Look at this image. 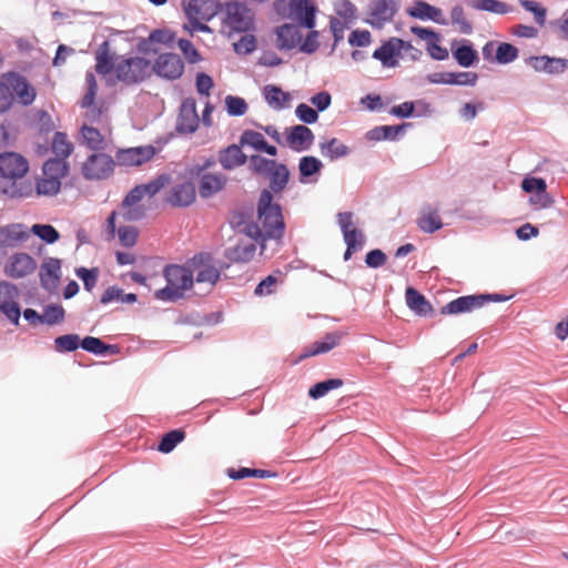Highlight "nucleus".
<instances>
[{
    "label": "nucleus",
    "mask_w": 568,
    "mask_h": 568,
    "mask_svg": "<svg viewBox=\"0 0 568 568\" xmlns=\"http://www.w3.org/2000/svg\"><path fill=\"white\" fill-rule=\"evenodd\" d=\"M195 187L191 182L173 185L166 196V202L175 207L191 205L195 201Z\"/></svg>",
    "instance_id": "obj_20"
},
{
    "label": "nucleus",
    "mask_w": 568,
    "mask_h": 568,
    "mask_svg": "<svg viewBox=\"0 0 568 568\" xmlns=\"http://www.w3.org/2000/svg\"><path fill=\"white\" fill-rule=\"evenodd\" d=\"M152 71L161 78L175 80L183 74L184 63L175 53H163L156 58L153 65L151 64Z\"/></svg>",
    "instance_id": "obj_11"
},
{
    "label": "nucleus",
    "mask_w": 568,
    "mask_h": 568,
    "mask_svg": "<svg viewBox=\"0 0 568 568\" xmlns=\"http://www.w3.org/2000/svg\"><path fill=\"white\" fill-rule=\"evenodd\" d=\"M227 475L230 478L235 479V480L247 478V477L270 478V477L275 476V474H272L268 470L252 469V468H246V467H242L240 469L231 468L227 470Z\"/></svg>",
    "instance_id": "obj_48"
},
{
    "label": "nucleus",
    "mask_w": 568,
    "mask_h": 568,
    "mask_svg": "<svg viewBox=\"0 0 568 568\" xmlns=\"http://www.w3.org/2000/svg\"><path fill=\"white\" fill-rule=\"evenodd\" d=\"M32 233L39 236L45 243L52 244L59 240L58 231L49 224H34L31 229Z\"/></svg>",
    "instance_id": "obj_58"
},
{
    "label": "nucleus",
    "mask_w": 568,
    "mask_h": 568,
    "mask_svg": "<svg viewBox=\"0 0 568 568\" xmlns=\"http://www.w3.org/2000/svg\"><path fill=\"white\" fill-rule=\"evenodd\" d=\"M184 437H185V433L183 430H181V429L171 430L163 436L158 449L161 453L168 454V453L172 452L175 448V446L184 439Z\"/></svg>",
    "instance_id": "obj_50"
},
{
    "label": "nucleus",
    "mask_w": 568,
    "mask_h": 568,
    "mask_svg": "<svg viewBox=\"0 0 568 568\" xmlns=\"http://www.w3.org/2000/svg\"><path fill=\"white\" fill-rule=\"evenodd\" d=\"M226 183V178L222 174L205 173L201 176L199 192L202 197H210L220 192Z\"/></svg>",
    "instance_id": "obj_32"
},
{
    "label": "nucleus",
    "mask_w": 568,
    "mask_h": 568,
    "mask_svg": "<svg viewBox=\"0 0 568 568\" xmlns=\"http://www.w3.org/2000/svg\"><path fill=\"white\" fill-rule=\"evenodd\" d=\"M120 243L125 247H132L136 244L139 231L135 226H121L118 230Z\"/></svg>",
    "instance_id": "obj_61"
},
{
    "label": "nucleus",
    "mask_w": 568,
    "mask_h": 568,
    "mask_svg": "<svg viewBox=\"0 0 568 568\" xmlns=\"http://www.w3.org/2000/svg\"><path fill=\"white\" fill-rule=\"evenodd\" d=\"M174 40V36L169 30H154L149 38L141 43L142 50L156 53L158 49L152 48L155 43L170 44Z\"/></svg>",
    "instance_id": "obj_41"
},
{
    "label": "nucleus",
    "mask_w": 568,
    "mask_h": 568,
    "mask_svg": "<svg viewBox=\"0 0 568 568\" xmlns=\"http://www.w3.org/2000/svg\"><path fill=\"white\" fill-rule=\"evenodd\" d=\"M339 227L343 232L346 245L353 244L355 248L361 250L365 242L364 234L358 231L353 223V213L343 212L337 215Z\"/></svg>",
    "instance_id": "obj_21"
},
{
    "label": "nucleus",
    "mask_w": 568,
    "mask_h": 568,
    "mask_svg": "<svg viewBox=\"0 0 568 568\" xmlns=\"http://www.w3.org/2000/svg\"><path fill=\"white\" fill-rule=\"evenodd\" d=\"M284 220L280 204L273 202V195L270 190H263L257 203V224L254 226L255 240L261 239V250L265 248L266 239L280 240L284 234ZM248 235L253 236L252 229L248 227Z\"/></svg>",
    "instance_id": "obj_1"
},
{
    "label": "nucleus",
    "mask_w": 568,
    "mask_h": 568,
    "mask_svg": "<svg viewBox=\"0 0 568 568\" xmlns=\"http://www.w3.org/2000/svg\"><path fill=\"white\" fill-rule=\"evenodd\" d=\"M405 125L406 124L376 126L367 132V139L372 141L395 140L397 135L403 131Z\"/></svg>",
    "instance_id": "obj_43"
},
{
    "label": "nucleus",
    "mask_w": 568,
    "mask_h": 568,
    "mask_svg": "<svg viewBox=\"0 0 568 568\" xmlns=\"http://www.w3.org/2000/svg\"><path fill=\"white\" fill-rule=\"evenodd\" d=\"M240 144L242 146L248 145L256 151H261L262 148L266 146V140L264 135L257 131L245 130L240 136Z\"/></svg>",
    "instance_id": "obj_51"
},
{
    "label": "nucleus",
    "mask_w": 568,
    "mask_h": 568,
    "mask_svg": "<svg viewBox=\"0 0 568 568\" xmlns=\"http://www.w3.org/2000/svg\"><path fill=\"white\" fill-rule=\"evenodd\" d=\"M256 251L254 241L250 237H244L237 241L234 246L225 250V257L234 263H246L250 262Z\"/></svg>",
    "instance_id": "obj_22"
},
{
    "label": "nucleus",
    "mask_w": 568,
    "mask_h": 568,
    "mask_svg": "<svg viewBox=\"0 0 568 568\" xmlns=\"http://www.w3.org/2000/svg\"><path fill=\"white\" fill-rule=\"evenodd\" d=\"M115 58L110 52L109 42L104 41L95 53V71L102 75L115 73Z\"/></svg>",
    "instance_id": "obj_31"
},
{
    "label": "nucleus",
    "mask_w": 568,
    "mask_h": 568,
    "mask_svg": "<svg viewBox=\"0 0 568 568\" xmlns=\"http://www.w3.org/2000/svg\"><path fill=\"white\" fill-rule=\"evenodd\" d=\"M488 298H491L489 294L460 296L443 306L440 314L457 315L462 313H468L481 307Z\"/></svg>",
    "instance_id": "obj_16"
},
{
    "label": "nucleus",
    "mask_w": 568,
    "mask_h": 568,
    "mask_svg": "<svg viewBox=\"0 0 568 568\" xmlns=\"http://www.w3.org/2000/svg\"><path fill=\"white\" fill-rule=\"evenodd\" d=\"M285 144L295 152L308 150L314 142L312 130L305 125L297 124L286 130Z\"/></svg>",
    "instance_id": "obj_17"
},
{
    "label": "nucleus",
    "mask_w": 568,
    "mask_h": 568,
    "mask_svg": "<svg viewBox=\"0 0 568 568\" xmlns=\"http://www.w3.org/2000/svg\"><path fill=\"white\" fill-rule=\"evenodd\" d=\"M276 34L280 49H294L302 42V33L296 24L285 23L281 26Z\"/></svg>",
    "instance_id": "obj_27"
},
{
    "label": "nucleus",
    "mask_w": 568,
    "mask_h": 568,
    "mask_svg": "<svg viewBox=\"0 0 568 568\" xmlns=\"http://www.w3.org/2000/svg\"><path fill=\"white\" fill-rule=\"evenodd\" d=\"M469 6L479 11H487L495 14H506L511 11V7L500 0H470Z\"/></svg>",
    "instance_id": "obj_38"
},
{
    "label": "nucleus",
    "mask_w": 568,
    "mask_h": 568,
    "mask_svg": "<svg viewBox=\"0 0 568 568\" xmlns=\"http://www.w3.org/2000/svg\"><path fill=\"white\" fill-rule=\"evenodd\" d=\"M64 318V310L60 305H49L44 308L42 322L52 325L62 322Z\"/></svg>",
    "instance_id": "obj_64"
},
{
    "label": "nucleus",
    "mask_w": 568,
    "mask_h": 568,
    "mask_svg": "<svg viewBox=\"0 0 568 568\" xmlns=\"http://www.w3.org/2000/svg\"><path fill=\"white\" fill-rule=\"evenodd\" d=\"M396 11L397 0H374L369 9L371 22L381 26L389 21Z\"/></svg>",
    "instance_id": "obj_25"
},
{
    "label": "nucleus",
    "mask_w": 568,
    "mask_h": 568,
    "mask_svg": "<svg viewBox=\"0 0 568 568\" xmlns=\"http://www.w3.org/2000/svg\"><path fill=\"white\" fill-rule=\"evenodd\" d=\"M452 22L458 27L462 33L469 34L473 31L471 23L467 20L463 7L455 6L450 11Z\"/></svg>",
    "instance_id": "obj_54"
},
{
    "label": "nucleus",
    "mask_w": 568,
    "mask_h": 568,
    "mask_svg": "<svg viewBox=\"0 0 568 568\" xmlns=\"http://www.w3.org/2000/svg\"><path fill=\"white\" fill-rule=\"evenodd\" d=\"M52 152L57 155L54 160H63L72 154L74 150L73 143L69 140L64 132H55L51 143Z\"/></svg>",
    "instance_id": "obj_36"
},
{
    "label": "nucleus",
    "mask_w": 568,
    "mask_h": 568,
    "mask_svg": "<svg viewBox=\"0 0 568 568\" xmlns=\"http://www.w3.org/2000/svg\"><path fill=\"white\" fill-rule=\"evenodd\" d=\"M286 274L281 270H275L272 274L262 280L255 287V295L267 296L276 292L278 285L284 284Z\"/></svg>",
    "instance_id": "obj_35"
},
{
    "label": "nucleus",
    "mask_w": 568,
    "mask_h": 568,
    "mask_svg": "<svg viewBox=\"0 0 568 568\" xmlns=\"http://www.w3.org/2000/svg\"><path fill=\"white\" fill-rule=\"evenodd\" d=\"M405 297L408 307L416 314L427 316L433 313V306L414 287H408L406 290Z\"/></svg>",
    "instance_id": "obj_33"
},
{
    "label": "nucleus",
    "mask_w": 568,
    "mask_h": 568,
    "mask_svg": "<svg viewBox=\"0 0 568 568\" xmlns=\"http://www.w3.org/2000/svg\"><path fill=\"white\" fill-rule=\"evenodd\" d=\"M241 144H231L219 153V162L225 170H233L243 165L247 156L241 149Z\"/></svg>",
    "instance_id": "obj_26"
},
{
    "label": "nucleus",
    "mask_w": 568,
    "mask_h": 568,
    "mask_svg": "<svg viewBox=\"0 0 568 568\" xmlns=\"http://www.w3.org/2000/svg\"><path fill=\"white\" fill-rule=\"evenodd\" d=\"M80 144L91 150L104 151L108 146L109 136L111 135V126H93L89 123H82L80 128Z\"/></svg>",
    "instance_id": "obj_9"
},
{
    "label": "nucleus",
    "mask_w": 568,
    "mask_h": 568,
    "mask_svg": "<svg viewBox=\"0 0 568 568\" xmlns=\"http://www.w3.org/2000/svg\"><path fill=\"white\" fill-rule=\"evenodd\" d=\"M537 61L541 63L540 68L548 73H561L568 69L567 59L542 57Z\"/></svg>",
    "instance_id": "obj_53"
},
{
    "label": "nucleus",
    "mask_w": 568,
    "mask_h": 568,
    "mask_svg": "<svg viewBox=\"0 0 568 568\" xmlns=\"http://www.w3.org/2000/svg\"><path fill=\"white\" fill-rule=\"evenodd\" d=\"M18 295L16 285L6 281L0 282V311L16 325L21 314L17 302Z\"/></svg>",
    "instance_id": "obj_12"
},
{
    "label": "nucleus",
    "mask_w": 568,
    "mask_h": 568,
    "mask_svg": "<svg viewBox=\"0 0 568 568\" xmlns=\"http://www.w3.org/2000/svg\"><path fill=\"white\" fill-rule=\"evenodd\" d=\"M410 48V43L393 38L376 49L373 58L379 60L384 67L393 68L397 65L402 51Z\"/></svg>",
    "instance_id": "obj_13"
},
{
    "label": "nucleus",
    "mask_w": 568,
    "mask_h": 568,
    "mask_svg": "<svg viewBox=\"0 0 568 568\" xmlns=\"http://www.w3.org/2000/svg\"><path fill=\"white\" fill-rule=\"evenodd\" d=\"M115 170L114 158L103 151L92 152L81 163V175L87 181H104L111 178Z\"/></svg>",
    "instance_id": "obj_7"
},
{
    "label": "nucleus",
    "mask_w": 568,
    "mask_h": 568,
    "mask_svg": "<svg viewBox=\"0 0 568 568\" xmlns=\"http://www.w3.org/2000/svg\"><path fill=\"white\" fill-rule=\"evenodd\" d=\"M342 335L338 333L326 334L322 341H317L313 343L310 347H307L305 349V353L301 356V358H306L318 354L327 353L339 344Z\"/></svg>",
    "instance_id": "obj_34"
},
{
    "label": "nucleus",
    "mask_w": 568,
    "mask_h": 568,
    "mask_svg": "<svg viewBox=\"0 0 568 568\" xmlns=\"http://www.w3.org/2000/svg\"><path fill=\"white\" fill-rule=\"evenodd\" d=\"M409 14L422 20L428 19L439 24L447 23L443 11L425 1H416L409 11Z\"/></svg>",
    "instance_id": "obj_30"
},
{
    "label": "nucleus",
    "mask_w": 568,
    "mask_h": 568,
    "mask_svg": "<svg viewBox=\"0 0 568 568\" xmlns=\"http://www.w3.org/2000/svg\"><path fill=\"white\" fill-rule=\"evenodd\" d=\"M200 119L194 99L182 102L176 122V130L181 133H193L199 128Z\"/></svg>",
    "instance_id": "obj_19"
},
{
    "label": "nucleus",
    "mask_w": 568,
    "mask_h": 568,
    "mask_svg": "<svg viewBox=\"0 0 568 568\" xmlns=\"http://www.w3.org/2000/svg\"><path fill=\"white\" fill-rule=\"evenodd\" d=\"M343 385L344 381L342 378L326 379L312 386L308 390V396L317 399L325 396L328 392L342 387Z\"/></svg>",
    "instance_id": "obj_45"
},
{
    "label": "nucleus",
    "mask_w": 568,
    "mask_h": 568,
    "mask_svg": "<svg viewBox=\"0 0 568 568\" xmlns=\"http://www.w3.org/2000/svg\"><path fill=\"white\" fill-rule=\"evenodd\" d=\"M323 164L315 156H303L300 160L298 170L302 176L308 178L321 171Z\"/></svg>",
    "instance_id": "obj_57"
},
{
    "label": "nucleus",
    "mask_w": 568,
    "mask_h": 568,
    "mask_svg": "<svg viewBox=\"0 0 568 568\" xmlns=\"http://www.w3.org/2000/svg\"><path fill=\"white\" fill-rule=\"evenodd\" d=\"M200 16L201 14H196V17L186 16V18L189 19V23L184 24V29L187 30L191 36H193L194 32L197 31L212 32L211 28L203 22L211 20L213 17L201 18Z\"/></svg>",
    "instance_id": "obj_62"
},
{
    "label": "nucleus",
    "mask_w": 568,
    "mask_h": 568,
    "mask_svg": "<svg viewBox=\"0 0 568 568\" xmlns=\"http://www.w3.org/2000/svg\"><path fill=\"white\" fill-rule=\"evenodd\" d=\"M417 226L425 233H434L443 227V221L437 209L426 205L417 219Z\"/></svg>",
    "instance_id": "obj_28"
},
{
    "label": "nucleus",
    "mask_w": 568,
    "mask_h": 568,
    "mask_svg": "<svg viewBox=\"0 0 568 568\" xmlns=\"http://www.w3.org/2000/svg\"><path fill=\"white\" fill-rule=\"evenodd\" d=\"M163 276L166 286L155 291L154 297L160 301H176L184 296V292L190 290L194 283V273L178 264H171L164 267Z\"/></svg>",
    "instance_id": "obj_4"
},
{
    "label": "nucleus",
    "mask_w": 568,
    "mask_h": 568,
    "mask_svg": "<svg viewBox=\"0 0 568 568\" xmlns=\"http://www.w3.org/2000/svg\"><path fill=\"white\" fill-rule=\"evenodd\" d=\"M114 74L124 84H136L150 77L151 62L142 57L118 55L115 58Z\"/></svg>",
    "instance_id": "obj_5"
},
{
    "label": "nucleus",
    "mask_w": 568,
    "mask_h": 568,
    "mask_svg": "<svg viewBox=\"0 0 568 568\" xmlns=\"http://www.w3.org/2000/svg\"><path fill=\"white\" fill-rule=\"evenodd\" d=\"M170 179L163 174L145 184L135 185L123 199L119 215L129 222L142 220L146 215L148 207L143 203L144 197L152 199L168 183Z\"/></svg>",
    "instance_id": "obj_2"
},
{
    "label": "nucleus",
    "mask_w": 568,
    "mask_h": 568,
    "mask_svg": "<svg viewBox=\"0 0 568 568\" xmlns=\"http://www.w3.org/2000/svg\"><path fill=\"white\" fill-rule=\"evenodd\" d=\"M7 80L12 93L18 98L19 103L24 106L31 105L37 98L36 88L22 75L18 73L7 74Z\"/></svg>",
    "instance_id": "obj_18"
},
{
    "label": "nucleus",
    "mask_w": 568,
    "mask_h": 568,
    "mask_svg": "<svg viewBox=\"0 0 568 568\" xmlns=\"http://www.w3.org/2000/svg\"><path fill=\"white\" fill-rule=\"evenodd\" d=\"M453 55L459 65L468 68L478 59L476 50L469 44H463L453 51Z\"/></svg>",
    "instance_id": "obj_46"
},
{
    "label": "nucleus",
    "mask_w": 568,
    "mask_h": 568,
    "mask_svg": "<svg viewBox=\"0 0 568 568\" xmlns=\"http://www.w3.org/2000/svg\"><path fill=\"white\" fill-rule=\"evenodd\" d=\"M518 57V50L510 43H499L496 48L495 60L498 63L506 64L513 62Z\"/></svg>",
    "instance_id": "obj_52"
},
{
    "label": "nucleus",
    "mask_w": 568,
    "mask_h": 568,
    "mask_svg": "<svg viewBox=\"0 0 568 568\" xmlns=\"http://www.w3.org/2000/svg\"><path fill=\"white\" fill-rule=\"evenodd\" d=\"M204 255L195 256L193 263L195 265V277L194 281L197 284H206L210 290L214 287V285L220 280V271L210 263H204Z\"/></svg>",
    "instance_id": "obj_24"
},
{
    "label": "nucleus",
    "mask_w": 568,
    "mask_h": 568,
    "mask_svg": "<svg viewBox=\"0 0 568 568\" xmlns=\"http://www.w3.org/2000/svg\"><path fill=\"white\" fill-rule=\"evenodd\" d=\"M81 347L95 355H102L108 352H113L114 346L104 344L100 338L87 336L81 341Z\"/></svg>",
    "instance_id": "obj_47"
},
{
    "label": "nucleus",
    "mask_w": 568,
    "mask_h": 568,
    "mask_svg": "<svg viewBox=\"0 0 568 568\" xmlns=\"http://www.w3.org/2000/svg\"><path fill=\"white\" fill-rule=\"evenodd\" d=\"M60 261L57 258H50L43 263L40 271L41 285L48 291L57 288L60 278Z\"/></svg>",
    "instance_id": "obj_29"
},
{
    "label": "nucleus",
    "mask_w": 568,
    "mask_h": 568,
    "mask_svg": "<svg viewBox=\"0 0 568 568\" xmlns=\"http://www.w3.org/2000/svg\"><path fill=\"white\" fill-rule=\"evenodd\" d=\"M36 268L37 263L32 256L27 253H16L8 258L4 274L12 278H22L32 274Z\"/></svg>",
    "instance_id": "obj_15"
},
{
    "label": "nucleus",
    "mask_w": 568,
    "mask_h": 568,
    "mask_svg": "<svg viewBox=\"0 0 568 568\" xmlns=\"http://www.w3.org/2000/svg\"><path fill=\"white\" fill-rule=\"evenodd\" d=\"M521 7L534 14L536 23L544 26L546 22L547 9L534 0H520Z\"/></svg>",
    "instance_id": "obj_56"
},
{
    "label": "nucleus",
    "mask_w": 568,
    "mask_h": 568,
    "mask_svg": "<svg viewBox=\"0 0 568 568\" xmlns=\"http://www.w3.org/2000/svg\"><path fill=\"white\" fill-rule=\"evenodd\" d=\"M182 7L185 16L201 18L214 17L221 9L217 0H183Z\"/></svg>",
    "instance_id": "obj_23"
},
{
    "label": "nucleus",
    "mask_w": 568,
    "mask_h": 568,
    "mask_svg": "<svg viewBox=\"0 0 568 568\" xmlns=\"http://www.w3.org/2000/svg\"><path fill=\"white\" fill-rule=\"evenodd\" d=\"M267 176H270V191L280 193L287 185L290 172L285 164L277 163V166H275Z\"/></svg>",
    "instance_id": "obj_39"
},
{
    "label": "nucleus",
    "mask_w": 568,
    "mask_h": 568,
    "mask_svg": "<svg viewBox=\"0 0 568 568\" xmlns=\"http://www.w3.org/2000/svg\"><path fill=\"white\" fill-rule=\"evenodd\" d=\"M264 98L267 104L276 110H281L287 106L291 100L290 93L284 92L281 88L276 85H266L264 88Z\"/></svg>",
    "instance_id": "obj_37"
},
{
    "label": "nucleus",
    "mask_w": 568,
    "mask_h": 568,
    "mask_svg": "<svg viewBox=\"0 0 568 568\" xmlns=\"http://www.w3.org/2000/svg\"><path fill=\"white\" fill-rule=\"evenodd\" d=\"M275 166H277L275 160H270L258 154L251 155L248 159V168L256 175L267 176Z\"/></svg>",
    "instance_id": "obj_40"
},
{
    "label": "nucleus",
    "mask_w": 568,
    "mask_h": 568,
    "mask_svg": "<svg viewBox=\"0 0 568 568\" xmlns=\"http://www.w3.org/2000/svg\"><path fill=\"white\" fill-rule=\"evenodd\" d=\"M87 82V93L83 95L80 105L82 109L97 105L95 104V97L98 92V83L95 80V77L92 73H88L85 77Z\"/></svg>",
    "instance_id": "obj_55"
},
{
    "label": "nucleus",
    "mask_w": 568,
    "mask_h": 568,
    "mask_svg": "<svg viewBox=\"0 0 568 568\" xmlns=\"http://www.w3.org/2000/svg\"><path fill=\"white\" fill-rule=\"evenodd\" d=\"M80 344V337L77 334L61 335L54 339V349L59 353L73 352Z\"/></svg>",
    "instance_id": "obj_49"
},
{
    "label": "nucleus",
    "mask_w": 568,
    "mask_h": 568,
    "mask_svg": "<svg viewBox=\"0 0 568 568\" xmlns=\"http://www.w3.org/2000/svg\"><path fill=\"white\" fill-rule=\"evenodd\" d=\"M335 12L345 21L356 18V7L349 0H337L334 4Z\"/></svg>",
    "instance_id": "obj_60"
},
{
    "label": "nucleus",
    "mask_w": 568,
    "mask_h": 568,
    "mask_svg": "<svg viewBox=\"0 0 568 568\" xmlns=\"http://www.w3.org/2000/svg\"><path fill=\"white\" fill-rule=\"evenodd\" d=\"M84 109L85 112L83 113V123H89L93 126L110 125V120L105 113V109L103 108V105H92Z\"/></svg>",
    "instance_id": "obj_42"
},
{
    "label": "nucleus",
    "mask_w": 568,
    "mask_h": 568,
    "mask_svg": "<svg viewBox=\"0 0 568 568\" xmlns=\"http://www.w3.org/2000/svg\"><path fill=\"white\" fill-rule=\"evenodd\" d=\"M315 12L316 7L313 0H290L286 17L312 29L315 26Z\"/></svg>",
    "instance_id": "obj_14"
},
{
    "label": "nucleus",
    "mask_w": 568,
    "mask_h": 568,
    "mask_svg": "<svg viewBox=\"0 0 568 568\" xmlns=\"http://www.w3.org/2000/svg\"><path fill=\"white\" fill-rule=\"evenodd\" d=\"M29 170L28 161L14 152H4L0 154V178L13 183L4 187L2 192L10 197H24L31 193L30 184L17 185L16 181L26 175Z\"/></svg>",
    "instance_id": "obj_3"
},
{
    "label": "nucleus",
    "mask_w": 568,
    "mask_h": 568,
    "mask_svg": "<svg viewBox=\"0 0 568 568\" xmlns=\"http://www.w3.org/2000/svg\"><path fill=\"white\" fill-rule=\"evenodd\" d=\"M227 113L232 116H240L246 113L247 103L243 98L227 95L225 98Z\"/></svg>",
    "instance_id": "obj_59"
},
{
    "label": "nucleus",
    "mask_w": 568,
    "mask_h": 568,
    "mask_svg": "<svg viewBox=\"0 0 568 568\" xmlns=\"http://www.w3.org/2000/svg\"><path fill=\"white\" fill-rule=\"evenodd\" d=\"M321 152L324 156L329 160H336L348 154V148L339 142L336 138H333L320 145Z\"/></svg>",
    "instance_id": "obj_44"
},
{
    "label": "nucleus",
    "mask_w": 568,
    "mask_h": 568,
    "mask_svg": "<svg viewBox=\"0 0 568 568\" xmlns=\"http://www.w3.org/2000/svg\"><path fill=\"white\" fill-rule=\"evenodd\" d=\"M69 163L63 160H48L42 168V175L37 179L38 195L53 196L61 189V181L69 173Z\"/></svg>",
    "instance_id": "obj_6"
},
{
    "label": "nucleus",
    "mask_w": 568,
    "mask_h": 568,
    "mask_svg": "<svg viewBox=\"0 0 568 568\" xmlns=\"http://www.w3.org/2000/svg\"><path fill=\"white\" fill-rule=\"evenodd\" d=\"M178 44L189 63L193 64L201 61L202 57L200 52L196 50V48L190 40L180 39Z\"/></svg>",
    "instance_id": "obj_63"
},
{
    "label": "nucleus",
    "mask_w": 568,
    "mask_h": 568,
    "mask_svg": "<svg viewBox=\"0 0 568 568\" xmlns=\"http://www.w3.org/2000/svg\"><path fill=\"white\" fill-rule=\"evenodd\" d=\"M156 154V149L152 145H143L136 148L119 149L115 152V165L121 166H140L151 161Z\"/></svg>",
    "instance_id": "obj_10"
},
{
    "label": "nucleus",
    "mask_w": 568,
    "mask_h": 568,
    "mask_svg": "<svg viewBox=\"0 0 568 568\" xmlns=\"http://www.w3.org/2000/svg\"><path fill=\"white\" fill-rule=\"evenodd\" d=\"M223 23L231 31L245 32L251 29L254 21L253 12L246 4L229 2L222 8Z\"/></svg>",
    "instance_id": "obj_8"
}]
</instances>
